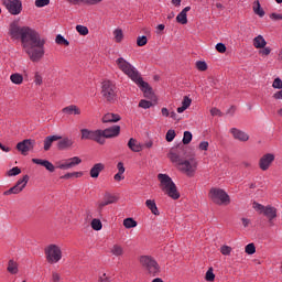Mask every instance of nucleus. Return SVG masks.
<instances>
[{
	"label": "nucleus",
	"instance_id": "a18cd8bd",
	"mask_svg": "<svg viewBox=\"0 0 282 282\" xmlns=\"http://www.w3.org/2000/svg\"><path fill=\"white\" fill-rule=\"evenodd\" d=\"M139 107H141V109H151V107H153V102L141 99Z\"/></svg>",
	"mask_w": 282,
	"mask_h": 282
},
{
	"label": "nucleus",
	"instance_id": "7c9ffc66",
	"mask_svg": "<svg viewBox=\"0 0 282 282\" xmlns=\"http://www.w3.org/2000/svg\"><path fill=\"white\" fill-rule=\"evenodd\" d=\"M7 270L10 274H18L19 273V264H17V262L14 260H9Z\"/></svg>",
	"mask_w": 282,
	"mask_h": 282
},
{
	"label": "nucleus",
	"instance_id": "a19ab883",
	"mask_svg": "<svg viewBox=\"0 0 282 282\" xmlns=\"http://www.w3.org/2000/svg\"><path fill=\"white\" fill-rule=\"evenodd\" d=\"M55 43H57V45H69V41H67L65 37H63V35L58 34L55 39Z\"/></svg>",
	"mask_w": 282,
	"mask_h": 282
},
{
	"label": "nucleus",
	"instance_id": "ea45409f",
	"mask_svg": "<svg viewBox=\"0 0 282 282\" xmlns=\"http://www.w3.org/2000/svg\"><path fill=\"white\" fill-rule=\"evenodd\" d=\"M192 140H193V133H191V131H185L183 135V144H191Z\"/></svg>",
	"mask_w": 282,
	"mask_h": 282
},
{
	"label": "nucleus",
	"instance_id": "7ed1b4c3",
	"mask_svg": "<svg viewBox=\"0 0 282 282\" xmlns=\"http://www.w3.org/2000/svg\"><path fill=\"white\" fill-rule=\"evenodd\" d=\"M116 65L120 72H122L128 78L135 83L138 87H140L141 91H143L145 98H153V89L149 86V83L142 80V75L135 66L129 63L124 57H119L116 59Z\"/></svg>",
	"mask_w": 282,
	"mask_h": 282
},
{
	"label": "nucleus",
	"instance_id": "f8f14e48",
	"mask_svg": "<svg viewBox=\"0 0 282 282\" xmlns=\"http://www.w3.org/2000/svg\"><path fill=\"white\" fill-rule=\"evenodd\" d=\"M275 158L276 156L273 153L263 154L258 163L259 169H261L262 171H268L270 166H272V163L274 162Z\"/></svg>",
	"mask_w": 282,
	"mask_h": 282
},
{
	"label": "nucleus",
	"instance_id": "c9c22d12",
	"mask_svg": "<svg viewBox=\"0 0 282 282\" xmlns=\"http://www.w3.org/2000/svg\"><path fill=\"white\" fill-rule=\"evenodd\" d=\"M72 177H83V172H72V173H66L65 175L61 176V180H69Z\"/></svg>",
	"mask_w": 282,
	"mask_h": 282
},
{
	"label": "nucleus",
	"instance_id": "052dcab7",
	"mask_svg": "<svg viewBox=\"0 0 282 282\" xmlns=\"http://www.w3.org/2000/svg\"><path fill=\"white\" fill-rule=\"evenodd\" d=\"M99 282H111V278H109L107 273H104L102 275L99 276Z\"/></svg>",
	"mask_w": 282,
	"mask_h": 282
},
{
	"label": "nucleus",
	"instance_id": "4be33fe9",
	"mask_svg": "<svg viewBox=\"0 0 282 282\" xmlns=\"http://www.w3.org/2000/svg\"><path fill=\"white\" fill-rule=\"evenodd\" d=\"M102 171H105V164H102V163L95 164L90 169V177H93L95 180L98 178L100 173H102Z\"/></svg>",
	"mask_w": 282,
	"mask_h": 282
},
{
	"label": "nucleus",
	"instance_id": "c756f323",
	"mask_svg": "<svg viewBox=\"0 0 282 282\" xmlns=\"http://www.w3.org/2000/svg\"><path fill=\"white\" fill-rule=\"evenodd\" d=\"M252 9H253L254 14H257L258 17H260V18L265 17V11H263V8H261V3L259 2V0H256L253 2Z\"/></svg>",
	"mask_w": 282,
	"mask_h": 282
},
{
	"label": "nucleus",
	"instance_id": "412c9836",
	"mask_svg": "<svg viewBox=\"0 0 282 282\" xmlns=\"http://www.w3.org/2000/svg\"><path fill=\"white\" fill-rule=\"evenodd\" d=\"M62 140L61 135H48L44 139V151H50L54 142Z\"/></svg>",
	"mask_w": 282,
	"mask_h": 282
},
{
	"label": "nucleus",
	"instance_id": "9d476101",
	"mask_svg": "<svg viewBox=\"0 0 282 282\" xmlns=\"http://www.w3.org/2000/svg\"><path fill=\"white\" fill-rule=\"evenodd\" d=\"M2 4L7 8L10 14L17 17L23 10L21 0H2Z\"/></svg>",
	"mask_w": 282,
	"mask_h": 282
},
{
	"label": "nucleus",
	"instance_id": "0eeeda50",
	"mask_svg": "<svg viewBox=\"0 0 282 282\" xmlns=\"http://www.w3.org/2000/svg\"><path fill=\"white\" fill-rule=\"evenodd\" d=\"M101 96L107 102H116L118 96V88L111 80H105L101 85Z\"/></svg>",
	"mask_w": 282,
	"mask_h": 282
},
{
	"label": "nucleus",
	"instance_id": "f704fd0d",
	"mask_svg": "<svg viewBox=\"0 0 282 282\" xmlns=\"http://www.w3.org/2000/svg\"><path fill=\"white\" fill-rule=\"evenodd\" d=\"M176 21L177 23H181V25H186V23H188L187 14L181 11L180 14L176 17Z\"/></svg>",
	"mask_w": 282,
	"mask_h": 282
},
{
	"label": "nucleus",
	"instance_id": "473e14b6",
	"mask_svg": "<svg viewBox=\"0 0 282 282\" xmlns=\"http://www.w3.org/2000/svg\"><path fill=\"white\" fill-rule=\"evenodd\" d=\"M10 80H11V83H13V85H22L23 84V75H21L19 73L11 74Z\"/></svg>",
	"mask_w": 282,
	"mask_h": 282
},
{
	"label": "nucleus",
	"instance_id": "8fccbe9b",
	"mask_svg": "<svg viewBox=\"0 0 282 282\" xmlns=\"http://www.w3.org/2000/svg\"><path fill=\"white\" fill-rule=\"evenodd\" d=\"M36 8H45V6H50V0H35Z\"/></svg>",
	"mask_w": 282,
	"mask_h": 282
},
{
	"label": "nucleus",
	"instance_id": "dca6fc26",
	"mask_svg": "<svg viewBox=\"0 0 282 282\" xmlns=\"http://www.w3.org/2000/svg\"><path fill=\"white\" fill-rule=\"evenodd\" d=\"M74 147V139L73 138H62L59 139V141L57 142V149L59 151H65L67 149H72Z\"/></svg>",
	"mask_w": 282,
	"mask_h": 282
},
{
	"label": "nucleus",
	"instance_id": "9b49d317",
	"mask_svg": "<svg viewBox=\"0 0 282 282\" xmlns=\"http://www.w3.org/2000/svg\"><path fill=\"white\" fill-rule=\"evenodd\" d=\"M28 182H30V176L24 175L22 178H20L17 184L9 188L8 191L3 192V195H19L28 186Z\"/></svg>",
	"mask_w": 282,
	"mask_h": 282
},
{
	"label": "nucleus",
	"instance_id": "1a4fd4ad",
	"mask_svg": "<svg viewBox=\"0 0 282 282\" xmlns=\"http://www.w3.org/2000/svg\"><path fill=\"white\" fill-rule=\"evenodd\" d=\"M252 207L260 215H264V217H267V219H276V207H272L271 205L263 206L259 203H253Z\"/></svg>",
	"mask_w": 282,
	"mask_h": 282
},
{
	"label": "nucleus",
	"instance_id": "2eb2a0df",
	"mask_svg": "<svg viewBox=\"0 0 282 282\" xmlns=\"http://www.w3.org/2000/svg\"><path fill=\"white\" fill-rule=\"evenodd\" d=\"M230 133L235 140H239V142H248L250 140V135L245 131H241L237 128H231Z\"/></svg>",
	"mask_w": 282,
	"mask_h": 282
},
{
	"label": "nucleus",
	"instance_id": "bf43d9fd",
	"mask_svg": "<svg viewBox=\"0 0 282 282\" xmlns=\"http://www.w3.org/2000/svg\"><path fill=\"white\" fill-rule=\"evenodd\" d=\"M100 2H102V0H84V3H87V6H98Z\"/></svg>",
	"mask_w": 282,
	"mask_h": 282
},
{
	"label": "nucleus",
	"instance_id": "5701e85b",
	"mask_svg": "<svg viewBox=\"0 0 282 282\" xmlns=\"http://www.w3.org/2000/svg\"><path fill=\"white\" fill-rule=\"evenodd\" d=\"M117 169H118V173L115 174L113 180H115V182H122V180H124V171H126L124 163L119 162L117 164Z\"/></svg>",
	"mask_w": 282,
	"mask_h": 282
},
{
	"label": "nucleus",
	"instance_id": "39448f33",
	"mask_svg": "<svg viewBox=\"0 0 282 282\" xmlns=\"http://www.w3.org/2000/svg\"><path fill=\"white\" fill-rule=\"evenodd\" d=\"M140 264L149 276H158L160 274V264L151 256H141Z\"/></svg>",
	"mask_w": 282,
	"mask_h": 282
},
{
	"label": "nucleus",
	"instance_id": "cd10ccee",
	"mask_svg": "<svg viewBox=\"0 0 282 282\" xmlns=\"http://www.w3.org/2000/svg\"><path fill=\"white\" fill-rule=\"evenodd\" d=\"M120 115L108 112L104 116L102 122H119Z\"/></svg>",
	"mask_w": 282,
	"mask_h": 282
},
{
	"label": "nucleus",
	"instance_id": "e433bc0d",
	"mask_svg": "<svg viewBox=\"0 0 282 282\" xmlns=\"http://www.w3.org/2000/svg\"><path fill=\"white\" fill-rule=\"evenodd\" d=\"M124 228H135L138 226V223L133 218H126L123 220Z\"/></svg>",
	"mask_w": 282,
	"mask_h": 282
},
{
	"label": "nucleus",
	"instance_id": "79ce46f5",
	"mask_svg": "<svg viewBox=\"0 0 282 282\" xmlns=\"http://www.w3.org/2000/svg\"><path fill=\"white\" fill-rule=\"evenodd\" d=\"M245 252L247 254H254V252H257V247H254V243H249L245 247Z\"/></svg>",
	"mask_w": 282,
	"mask_h": 282
},
{
	"label": "nucleus",
	"instance_id": "4468645a",
	"mask_svg": "<svg viewBox=\"0 0 282 282\" xmlns=\"http://www.w3.org/2000/svg\"><path fill=\"white\" fill-rule=\"evenodd\" d=\"M17 149L22 155H28V152L34 149V140L25 139L17 144Z\"/></svg>",
	"mask_w": 282,
	"mask_h": 282
},
{
	"label": "nucleus",
	"instance_id": "5fc2aeb1",
	"mask_svg": "<svg viewBox=\"0 0 282 282\" xmlns=\"http://www.w3.org/2000/svg\"><path fill=\"white\" fill-rule=\"evenodd\" d=\"M191 102H193V100L191 98H188L187 96H185L183 98L182 106L185 107L186 109H188L191 107Z\"/></svg>",
	"mask_w": 282,
	"mask_h": 282
},
{
	"label": "nucleus",
	"instance_id": "e2e57ef3",
	"mask_svg": "<svg viewBox=\"0 0 282 282\" xmlns=\"http://www.w3.org/2000/svg\"><path fill=\"white\" fill-rule=\"evenodd\" d=\"M200 151H208V141H203L199 143Z\"/></svg>",
	"mask_w": 282,
	"mask_h": 282
},
{
	"label": "nucleus",
	"instance_id": "72a5a7b5",
	"mask_svg": "<svg viewBox=\"0 0 282 282\" xmlns=\"http://www.w3.org/2000/svg\"><path fill=\"white\" fill-rule=\"evenodd\" d=\"M113 36L116 43H122V40L124 39V34L122 33V29H116L113 31Z\"/></svg>",
	"mask_w": 282,
	"mask_h": 282
},
{
	"label": "nucleus",
	"instance_id": "c85d7f7f",
	"mask_svg": "<svg viewBox=\"0 0 282 282\" xmlns=\"http://www.w3.org/2000/svg\"><path fill=\"white\" fill-rule=\"evenodd\" d=\"M145 206L151 210L152 215H160V210L158 209V205L155 204V200L148 199L145 200Z\"/></svg>",
	"mask_w": 282,
	"mask_h": 282
},
{
	"label": "nucleus",
	"instance_id": "f3484780",
	"mask_svg": "<svg viewBox=\"0 0 282 282\" xmlns=\"http://www.w3.org/2000/svg\"><path fill=\"white\" fill-rule=\"evenodd\" d=\"M104 133V140L109 138H118L120 135V126H112L110 128H107L102 130Z\"/></svg>",
	"mask_w": 282,
	"mask_h": 282
},
{
	"label": "nucleus",
	"instance_id": "774afa93",
	"mask_svg": "<svg viewBox=\"0 0 282 282\" xmlns=\"http://www.w3.org/2000/svg\"><path fill=\"white\" fill-rule=\"evenodd\" d=\"M241 221H242V225H243L245 228H248V226H250V219L242 218Z\"/></svg>",
	"mask_w": 282,
	"mask_h": 282
},
{
	"label": "nucleus",
	"instance_id": "393cba45",
	"mask_svg": "<svg viewBox=\"0 0 282 282\" xmlns=\"http://www.w3.org/2000/svg\"><path fill=\"white\" fill-rule=\"evenodd\" d=\"M110 253L112 254V257H123L124 256V247H122L121 245L115 243L110 248Z\"/></svg>",
	"mask_w": 282,
	"mask_h": 282
},
{
	"label": "nucleus",
	"instance_id": "a878e982",
	"mask_svg": "<svg viewBox=\"0 0 282 282\" xmlns=\"http://www.w3.org/2000/svg\"><path fill=\"white\" fill-rule=\"evenodd\" d=\"M91 141L97 142V144H105L106 140L102 130H94Z\"/></svg>",
	"mask_w": 282,
	"mask_h": 282
},
{
	"label": "nucleus",
	"instance_id": "f257e3e1",
	"mask_svg": "<svg viewBox=\"0 0 282 282\" xmlns=\"http://www.w3.org/2000/svg\"><path fill=\"white\" fill-rule=\"evenodd\" d=\"M10 34L12 39L21 40L23 50L33 63H39L45 55V41L41 39V35L36 31L12 23L10 25Z\"/></svg>",
	"mask_w": 282,
	"mask_h": 282
},
{
	"label": "nucleus",
	"instance_id": "6e6552de",
	"mask_svg": "<svg viewBox=\"0 0 282 282\" xmlns=\"http://www.w3.org/2000/svg\"><path fill=\"white\" fill-rule=\"evenodd\" d=\"M44 254L46 257L47 263L51 264L58 263V261L63 259V250H61V247H58V245H48L44 249Z\"/></svg>",
	"mask_w": 282,
	"mask_h": 282
},
{
	"label": "nucleus",
	"instance_id": "680f3d73",
	"mask_svg": "<svg viewBox=\"0 0 282 282\" xmlns=\"http://www.w3.org/2000/svg\"><path fill=\"white\" fill-rule=\"evenodd\" d=\"M270 19H272L273 21H282V14L271 13Z\"/></svg>",
	"mask_w": 282,
	"mask_h": 282
},
{
	"label": "nucleus",
	"instance_id": "423d86ee",
	"mask_svg": "<svg viewBox=\"0 0 282 282\" xmlns=\"http://www.w3.org/2000/svg\"><path fill=\"white\" fill-rule=\"evenodd\" d=\"M209 199L218 206H228L230 204V196L226 191L217 187H213L209 191Z\"/></svg>",
	"mask_w": 282,
	"mask_h": 282
},
{
	"label": "nucleus",
	"instance_id": "2f4dec72",
	"mask_svg": "<svg viewBox=\"0 0 282 282\" xmlns=\"http://www.w3.org/2000/svg\"><path fill=\"white\" fill-rule=\"evenodd\" d=\"M80 140H93L94 138V130H90V129H82L80 130Z\"/></svg>",
	"mask_w": 282,
	"mask_h": 282
},
{
	"label": "nucleus",
	"instance_id": "de8ad7c7",
	"mask_svg": "<svg viewBox=\"0 0 282 282\" xmlns=\"http://www.w3.org/2000/svg\"><path fill=\"white\" fill-rule=\"evenodd\" d=\"M20 173H21V169H19L18 166H15V167H13V169H11V170L8 171V176H9V177H14V176H17V175H20Z\"/></svg>",
	"mask_w": 282,
	"mask_h": 282
},
{
	"label": "nucleus",
	"instance_id": "bb28decb",
	"mask_svg": "<svg viewBox=\"0 0 282 282\" xmlns=\"http://www.w3.org/2000/svg\"><path fill=\"white\" fill-rule=\"evenodd\" d=\"M129 149H131L134 153H140L142 151V145L138 142V140L131 138L128 142Z\"/></svg>",
	"mask_w": 282,
	"mask_h": 282
},
{
	"label": "nucleus",
	"instance_id": "20e7f679",
	"mask_svg": "<svg viewBox=\"0 0 282 282\" xmlns=\"http://www.w3.org/2000/svg\"><path fill=\"white\" fill-rule=\"evenodd\" d=\"M158 180L160 182V188L164 192L167 197L172 199H180V192H177V186L173 182V178L169 174H158Z\"/></svg>",
	"mask_w": 282,
	"mask_h": 282
},
{
	"label": "nucleus",
	"instance_id": "b1692460",
	"mask_svg": "<svg viewBox=\"0 0 282 282\" xmlns=\"http://www.w3.org/2000/svg\"><path fill=\"white\" fill-rule=\"evenodd\" d=\"M265 45H268V42L265 41L263 35H258L253 39V47H256V50H263Z\"/></svg>",
	"mask_w": 282,
	"mask_h": 282
},
{
	"label": "nucleus",
	"instance_id": "3c124183",
	"mask_svg": "<svg viewBox=\"0 0 282 282\" xmlns=\"http://www.w3.org/2000/svg\"><path fill=\"white\" fill-rule=\"evenodd\" d=\"M273 89H282V80L281 78H275L272 84Z\"/></svg>",
	"mask_w": 282,
	"mask_h": 282
},
{
	"label": "nucleus",
	"instance_id": "37998d69",
	"mask_svg": "<svg viewBox=\"0 0 282 282\" xmlns=\"http://www.w3.org/2000/svg\"><path fill=\"white\" fill-rule=\"evenodd\" d=\"M205 280L208 282L215 281V273L213 272V268H209L205 274Z\"/></svg>",
	"mask_w": 282,
	"mask_h": 282
},
{
	"label": "nucleus",
	"instance_id": "13d9d810",
	"mask_svg": "<svg viewBox=\"0 0 282 282\" xmlns=\"http://www.w3.org/2000/svg\"><path fill=\"white\" fill-rule=\"evenodd\" d=\"M270 52H272V50L264 46L262 50L259 51V54H261L262 56H270Z\"/></svg>",
	"mask_w": 282,
	"mask_h": 282
},
{
	"label": "nucleus",
	"instance_id": "6ab92c4d",
	"mask_svg": "<svg viewBox=\"0 0 282 282\" xmlns=\"http://www.w3.org/2000/svg\"><path fill=\"white\" fill-rule=\"evenodd\" d=\"M32 162L33 164H39L40 166H44V169H46V171H50V173H54V171H56V167L54 166V164H52V162L47 160L32 159Z\"/></svg>",
	"mask_w": 282,
	"mask_h": 282
},
{
	"label": "nucleus",
	"instance_id": "ddd939ff",
	"mask_svg": "<svg viewBox=\"0 0 282 282\" xmlns=\"http://www.w3.org/2000/svg\"><path fill=\"white\" fill-rule=\"evenodd\" d=\"M82 163L83 160L79 156H73L65 160L63 163H59L58 169H61L62 171H68V169H74V166H78V164Z\"/></svg>",
	"mask_w": 282,
	"mask_h": 282
},
{
	"label": "nucleus",
	"instance_id": "a211bd4d",
	"mask_svg": "<svg viewBox=\"0 0 282 282\" xmlns=\"http://www.w3.org/2000/svg\"><path fill=\"white\" fill-rule=\"evenodd\" d=\"M118 202V198L109 193H106L104 196V200L98 203L99 210H102L105 206H109V204H116Z\"/></svg>",
	"mask_w": 282,
	"mask_h": 282
},
{
	"label": "nucleus",
	"instance_id": "6e6d98bb",
	"mask_svg": "<svg viewBox=\"0 0 282 282\" xmlns=\"http://www.w3.org/2000/svg\"><path fill=\"white\" fill-rule=\"evenodd\" d=\"M216 50H217V52H219V54H225V52H226V44H224V43L216 44Z\"/></svg>",
	"mask_w": 282,
	"mask_h": 282
},
{
	"label": "nucleus",
	"instance_id": "f03ea898",
	"mask_svg": "<svg viewBox=\"0 0 282 282\" xmlns=\"http://www.w3.org/2000/svg\"><path fill=\"white\" fill-rule=\"evenodd\" d=\"M184 155H186L184 145L172 148L167 154L172 164H174L181 173H184L187 177H193L197 171V160L193 158L184 159Z\"/></svg>",
	"mask_w": 282,
	"mask_h": 282
},
{
	"label": "nucleus",
	"instance_id": "c03bdc74",
	"mask_svg": "<svg viewBox=\"0 0 282 282\" xmlns=\"http://www.w3.org/2000/svg\"><path fill=\"white\" fill-rule=\"evenodd\" d=\"M147 43H149V40L147 39V36L142 35V36H139L137 39V45L139 47H144V45H147Z\"/></svg>",
	"mask_w": 282,
	"mask_h": 282
},
{
	"label": "nucleus",
	"instance_id": "4d7b16f0",
	"mask_svg": "<svg viewBox=\"0 0 282 282\" xmlns=\"http://www.w3.org/2000/svg\"><path fill=\"white\" fill-rule=\"evenodd\" d=\"M34 83L35 85H43V77L41 76V74L35 73Z\"/></svg>",
	"mask_w": 282,
	"mask_h": 282
},
{
	"label": "nucleus",
	"instance_id": "09e8293b",
	"mask_svg": "<svg viewBox=\"0 0 282 282\" xmlns=\"http://www.w3.org/2000/svg\"><path fill=\"white\" fill-rule=\"evenodd\" d=\"M166 142H173L175 140V130H169L165 135Z\"/></svg>",
	"mask_w": 282,
	"mask_h": 282
},
{
	"label": "nucleus",
	"instance_id": "603ef678",
	"mask_svg": "<svg viewBox=\"0 0 282 282\" xmlns=\"http://www.w3.org/2000/svg\"><path fill=\"white\" fill-rule=\"evenodd\" d=\"M220 252L221 254H224L225 257H228V254H230V252H232V248L228 247V246H223L220 248Z\"/></svg>",
	"mask_w": 282,
	"mask_h": 282
},
{
	"label": "nucleus",
	"instance_id": "338daca9",
	"mask_svg": "<svg viewBox=\"0 0 282 282\" xmlns=\"http://www.w3.org/2000/svg\"><path fill=\"white\" fill-rule=\"evenodd\" d=\"M161 113H162V116H164L165 118H169V116H170L171 112H169V109H167V108H162V109H161Z\"/></svg>",
	"mask_w": 282,
	"mask_h": 282
},
{
	"label": "nucleus",
	"instance_id": "0e129e2a",
	"mask_svg": "<svg viewBox=\"0 0 282 282\" xmlns=\"http://www.w3.org/2000/svg\"><path fill=\"white\" fill-rule=\"evenodd\" d=\"M210 113H212V116H219V117H221V110H219L217 108H212L210 109Z\"/></svg>",
	"mask_w": 282,
	"mask_h": 282
},
{
	"label": "nucleus",
	"instance_id": "69168bd1",
	"mask_svg": "<svg viewBox=\"0 0 282 282\" xmlns=\"http://www.w3.org/2000/svg\"><path fill=\"white\" fill-rule=\"evenodd\" d=\"M273 98L275 100H282V89L276 91L274 95H273Z\"/></svg>",
	"mask_w": 282,
	"mask_h": 282
},
{
	"label": "nucleus",
	"instance_id": "49530a36",
	"mask_svg": "<svg viewBox=\"0 0 282 282\" xmlns=\"http://www.w3.org/2000/svg\"><path fill=\"white\" fill-rule=\"evenodd\" d=\"M196 68L199 72H206V69H208V64H206V62L198 61L196 62Z\"/></svg>",
	"mask_w": 282,
	"mask_h": 282
},
{
	"label": "nucleus",
	"instance_id": "4c0bfd02",
	"mask_svg": "<svg viewBox=\"0 0 282 282\" xmlns=\"http://www.w3.org/2000/svg\"><path fill=\"white\" fill-rule=\"evenodd\" d=\"M90 226L93 230H102V223L100 221V219H93Z\"/></svg>",
	"mask_w": 282,
	"mask_h": 282
},
{
	"label": "nucleus",
	"instance_id": "aec40b11",
	"mask_svg": "<svg viewBox=\"0 0 282 282\" xmlns=\"http://www.w3.org/2000/svg\"><path fill=\"white\" fill-rule=\"evenodd\" d=\"M66 116H80L83 111L76 105H70L62 109Z\"/></svg>",
	"mask_w": 282,
	"mask_h": 282
},
{
	"label": "nucleus",
	"instance_id": "864d4df0",
	"mask_svg": "<svg viewBox=\"0 0 282 282\" xmlns=\"http://www.w3.org/2000/svg\"><path fill=\"white\" fill-rule=\"evenodd\" d=\"M51 282H61V273L53 271L51 276Z\"/></svg>",
	"mask_w": 282,
	"mask_h": 282
},
{
	"label": "nucleus",
	"instance_id": "58836bf2",
	"mask_svg": "<svg viewBox=\"0 0 282 282\" xmlns=\"http://www.w3.org/2000/svg\"><path fill=\"white\" fill-rule=\"evenodd\" d=\"M76 30H77L78 34H80L82 36H87V34H89V29H87V26H85V25L78 24L76 26Z\"/></svg>",
	"mask_w": 282,
	"mask_h": 282
}]
</instances>
